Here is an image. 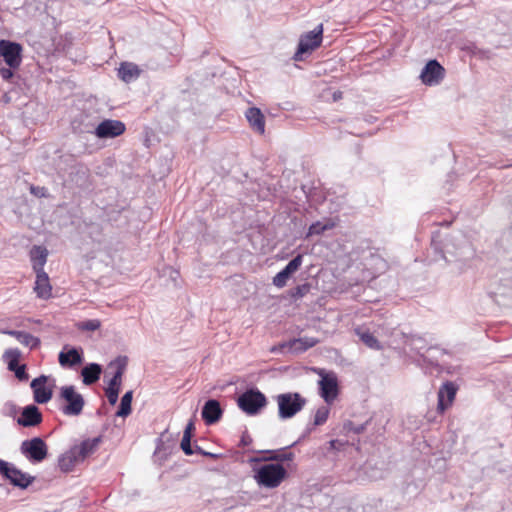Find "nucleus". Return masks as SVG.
<instances>
[{
	"mask_svg": "<svg viewBox=\"0 0 512 512\" xmlns=\"http://www.w3.org/2000/svg\"><path fill=\"white\" fill-rule=\"evenodd\" d=\"M13 371L15 372L16 377L18 379H20V380H25L28 377L26 372H25V366L24 365H22V366L18 365L17 367H15V369Z\"/></svg>",
	"mask_w": 512,
	"mask_h": 512,
	"instance_id": "obj_40",
	"label": "nucleus"
},
{
	"mask_svg": "<svg viewBox=\"0 0 512 512\" xmlns=\"http://www.w3.org/2000/svg\"><path fill=\"white\" fill-rule=\"evenodd\" d=\"M21 453L30 461L42 462L48 454V447L40 437H34L21 443Z\"/></svg>",
	"mask_w": 512,
	"mask_h": 512,
	"instance_id": "obj_6",
	"label": "nucleus"
},
{
	"mask_svg": "<svg viewBox=\"0 0 512 512\" xmlns=\"http://www.w3.org/2000/svg\"><path fill=\"white\" fill-rule=\"evenodd\" d=\"M5 333L15 337L18 342L31 348H34L39 344L38 338L24 331L9 330L6 331Z\"/></svg>",
	"mask_w": 512,
	"mask_h": 512,
	"instance_id": "obj_25",
	"label": "nucleus"
},
{
	"mask_svg": "<svg viewBox=\"0 0 512 512\" xmlns=\"http://www.w3.org/2000/svg\"><path fill=\"white\" fill-rule=\"evenodd\" d=\"M356 334L359 336L361 341L370 349L380 350L381 345L377 338L371 334L368 330L357 329Z\"/></svg>",
	"mask_w": 512,
	"mask_h": 512,
	"instance_id": "obj_27",
	"label": "nucleus"
},
{
	"mask_svg": "<svg viewBox=\"0 0 512 512\" xmlns=\"http://www.w3.org/2000/svg\"><path fill=\"white\" fill-rule=\"evenodd\" d=\"M34 290L41 299H48L52 295V286L49 276L45 271L36 272V281Z\"/></svg>",
	"mask_w": 512,
	"mask_h": 512,
	"instance_id": "obj_18",
	"label": "nucleus"
},
{
	"mask_svg": "<svg viewBox=\"0 0 512 512\" xmlns=\"http://www.w3.org/2000/svg\"><path fill=\"white\" fill-rule=\"evenodd\" d=\"M0 473L14 486L28 487L34 480L32 476L17 469L14 465L0 459Z\"/></svg>",
	"mask_w": 512,
	"mask_h": 512,
	"instance_id": "obj_8",
	"label": "nucleus"
},
{
	"mask_svg": "<svg viewBox=\"0 0 512 512\" xmlns=\"http://www.w3.org/2000/svg\"><path fill=\"white\" fill-rule=\"evenodd\" d=\"M275 400L278 405V417L282 420L294 417L307 403L306 398L297 392L281 393Z\"/></svg>",
	"mask_w": 512,
	"mask_h": 512,
	"instance_id": "obj_2",
	"label": "nucleus"
},
{
	"mask_svg": "<svg viewBox=\"0 0 512 512\" xmlns=\"http://www.w3.org/2000/svg\"><path fill=\"white\" fill-rule=\"evenodd\" d=\"M127 366L126 357H118L108 365V370H113V376L109 381L108 388L120 390L122 376Z\"/></svg>",
	"mask_w": 512,
	"mask_h": 512,
	"instance_id": "obj_13",
	"label": "nucleus"
},
{
	"mask_svg": "<svg viewBox=\"0 0 512 512\" xmlns=\"http://www.w3.org/2000/svg\"><path fill=\"white\" fill-rule=\"evenodd\" d=\"M329 413H330V409L328 406L319 407L315 412L314 425L315 426L323 425L327 421Z\"/></svg>",
	"mask_w": 512,
	"mask_h": 512,
	"instance_id": "obj_32",
	"label": "nucleus"
},
{
	"mask_svg": "<svg viewBox=\"0 0 512 512\" xmlns=\"http://www.w3.org/2000/svg\"><path fill=\"white\" fill-rule=\"evenodd\" d=\"M47 379V376L41 375L31 382L34 400L39 404L47 403L52 398V390L45 386Z\"/></svg>",
	"mask_w": 512,
	"mask_h": 512,
	"instance_id": "obj_12",
	"label": "nucleus"
},
{
	"mask_svg": "<svg viewBox=\"0 0 512 512\" xmlns=\"http://www.w3.org/2000/svg\"><path fill=\"white\" fill-rule=\"evenodd\" d=\"M302 264V255H297L295 258H293L284 268V270L287 272L288 275H292L294 272H296Z\"/></svg>",
	"mask_w": 512,
	"mask_h": 512,
	"instance_id": "obj_33",
	"label": "nucleus"
},
{
	"mask_svg": "<svg viewBox=\"0 0 512 512\" xmlns=\"http://www.w3.org/2000/svg\"><path fill=\"white\" fill-rule=\"evenodd\" d=\"M48 251L45 247L34 246L31 250V260L33 262V269L35 272L44 271L43 267L46 264Z\"/></svg>",
	"mask_w": 512,
	"mask_h": 512,
	"instance_id": "obj_22",
	"label": "nucleus"
},
{
	"mask_svg": "<svg viewBox=\"0 0 512 512\" xmlns=\"http://www.w3.org/2000/svg\"><path fill=\"white\" fill-rule=\"evenodd\" d=\"M62 401L61 411L66 416H79L85 406V400L73 385L62 386L59 390Z\"/></svg>",
	"mask_w": 512,
	"mask_h": 512,
	"instance_id": "obj_3",
	"label": "nucleus"
},
{
	"mask_svg": "<svg viewBox=\"0 0 512 512\" xmlns=\"http://www.w3.org/2000/svg\"><path fill=\"white\" fill-rule=\"evenodd\" d=\"M15 68H11L8 66V68H5V67H2L0 68V76L2 77V79L4 80H9L13 77L14 73H13V70Z\"/></svg>",
	"mask_w": 512,
	"mask_h": 512,
	"instance_id": "obj_39",
	"label": "nucleus"
},
{
	"mask_svg": "<svg viewBox=\"0 0 512 512\" xmlns=\"http://www.w3.org/2000/svg\"><path fill=\"white\" fill-rule=\"evenodd\" d=\"M0 56L11 68H18L22 62V47L16 42L0 40Z\"/></svg>",
	"mask_w": 512,
	"mask_h": 512,
	"instance_id": "obj_9",
	"label": "nucleus"
},
{
	"mask_svg": "<svg viewBox=\"0 0 512 512\" xmlns=\"http://www.w3.org/2000/svg\"><path fill=\"white\" fill-rule=\"evenodd\" d=\"M287 477V470L282 464L269 463L254 469V479L259 487L274 489Z\"/></svg>",
	"mask_w": 512,
	"mask_h": 512,
	"instance_id": "obj_1",
	"label": "nucleus"
},
{
	"mask_svg": "<svg viewBox=\"0 0 512 512\" xmlns=\"http://www.w3.org/2000/svg\"><path fill=\"white\" fill-rule=\"evenodd\" d=\"M180 447L186 455H192L194 453L191 447V438L189 437H182Z\"/></svg>",
	"mask_w": 512,
	"mask_h": 512,
	"instance_id": "obj_35",
	"label": "nucleus"
},
{
	"mask_svg": "<svg viewBox=\"0 0 512 512\" xmlns=\"http://www.w3.org/2000/svg\"><path fill=\"white\" fill-rule=\"evenodd\" d=\"M246 118L254 131L260 134H263L265 132V119L264 115L262 114L259 108H249L246 111Z\"/></svg>",
	"mask_w": 512,
	"mask_h": 512,
	"instance_id": "obj_19",
	"label": "nucleus"
},
{
	"mask_svg": "<svg viewBox=\"0 0 512 512\" xmlns=\"http://www.w3.org/2000/svg\"><path fill=\"white\" fill-rule=\"evenodd\" d=\"M79 462H81V460L78 459V456L76 455V453H74L73 449L71 448L68 452H66L59 458L58 464L61 471L69 472Z\"/></svg>",
	"mask_w": 512,
	"mask_h": 512,
	"instance_id": "obj_24",
	"label": "nucleus"
},
{
	"mask_svg": "<svg viewBox=\"0 0 512 512\" xmlns=\"http://www.w3.org/2000/svg\"><path fill=\"white\" fill-rule=\"evenodd\" d=\"M294 457L293 453L288 454H277L275 452H272V455H270L267 460H277V461H290Z\"/></svg>",
	"mask_w": 512,
	"mask_h": 512,
	"instance_id": "obj_37",
	"label": "nucleus"
},
{
	"mask_svg": "<svg viewBox=\"0 0 512 512\" xmlns=\"http://www.w3.org/2000/svg\"><path fill=\"white\" fill-rule=\"evenodd\" d=\"M223 411L221 409L220 403L215 399L208 400L202 409L201 415L206 424H214L220 420L222 417Z\"/></svg>",
	"mask_w": 512,
	"mask_h": 512,
	"instance_id": "obj_17",
	"label": "nucleus"
},
{
	"mask_svg": "<svg viewBox=\"0 0 512 512\" xmlns=\"http://www.w3.org/2000/svg\"><path fill=\"white\" fill-rule=\"evenodd\" d=\"M195 427H194V423L192 421H190L186 427H185V430H184V433H183V436L185 437H189V438H192V435H193V431H194Z\"/></svg>",
	"mask_w": 512,
	"mask_h": 512,
	"instance_id": "obj_42",
	"label": "nucleus"
},
{
	"mask_svg": "<svg viewBox=\"0 0 512 512\" xmlns=\"http://www.w3.org/2000/svg\"><path fill=\"white\" fill-rule=\"evenodd\" d=\"M100 442V438L86 439L80 445H76L72 447L74 453L78 456V459L82 461L85 460L86 457L91 455L96 448L98 447Z\"/></svg>",
	"mask_w": 512,
	"mask_h": 512,
	"instance_id": "obj_20",
	"label": "nucleus"
},
{
	"mask_svg": "<svg viewBox=\"0 0 512 512\" xmlns=\"http://www.w3.org/2000/svg\"><path fill=\"white\" fill-rule=\"evenodd\" d=\"M445 76V69L437 60H430L422 69L420 79L427 86H436Z\"/></svg>",
	"mask_w": 512,
	"mask_h": 512,
	"instance_id": "obj_10",
	"label": "nucleus"
},
{
	"mask_svg": "<svg viewBox=\"0 0 512 512\" xmlns=\"http://www.w3.org/2000/svg\"><path fill=\"white\" fill-rule=\"evenodd\" d=\"M335 226V223L332 221H328L326 223L316 222L313 223L308 230L307 236L311 235H319L326 230L332 229Z\"/></svg>",
	"mask_w": 512,
	"mask_h": 512,
	"instance_id": "obj_29",
	"label": "nucleus"
},
{
	"mask_svg": "<svg viewBox=\"0 0 512 512\" xmlns=\"http://www.w3.org/2000/svg\"><path fill=\"white\" fill-rule=\"evenodd\" d=\"M237 405L247 415L254 416L266 407L267 398L260 390L251 388L238 397Z\"/></svg>",
	"mask_w": 512,
	"mask_h": 512,
	"instance_id": "obj_4",
	"label": "nucleus"
},
{
	"mask_svg": "<svg viewBox=\"0 0 512 512\" xmlns=\"http://www.w3.org/2000/svg\"><path fill=\"white\" fill-rule=\"evenodd\" d=\"M457 388L452 382L445 383L438 391V411L443 413L454 401Z\"/></svg>",
	"mask_w": 512,
	"mask_h": 512,
	"instance_id": "obj_15",
	"label": "nucleus"
},
{
	"mask_svg": "<svg viewBox=\"0 0 512 512\" xmlns=\"http://www.w3.org/2000/svg\"><path fill=\"white\" fill-rule=\"evenodd\" d=\"M125 132V124L119 120H104L95 129L98 138H114Z\"/></svg>",
	"mask_w": 512,
	"mask_h": 512,
	"instance_id": "obj_11",
	"label": "nucleus"
},
{
	"mask_svg": "<svg viewBox=\"0 0 512 512\" xmlns=\"http://www.w3.org/2000/svg\"><path fill=\"white\" fill-rule=\"evenodd\" d=\"M42 415L35 405H28L23 408L21 416L17 419V423L23 427H32L40 424Z\"/></svg>",
	"mask_w": 512,
	"mask_h": 512,
	"instance_id": "obj_16",
	"label": "nucleus"
},
{
	"mask_svg": "<svg viewBox=\"0 0 512 512\" xmlns=\"http://www.w3.org/2000/svg\"><path fill=\"white\" fill-rule=\"evenodd\" d=\"M317 340L311 337L294 339L289 342V347L295 352H303L317 344Z\"/></svg>",
	"mask_w": 512,
	"mask_h": 512,
	"instance_id": "obj_26",
	"label": "nucleus"
},
{
	"mask_svg": "<svg viewBox=\"0 0 512 512\" xmlns=\"http://www.w3.org/2000/svg\"><path fill=\"white\" fill-rule=\"evenodd\" d=\"M101 372L102 368L99 364L91 363L86 365L81 371L83 383L85 385H91L97 382L100 378Z\"/></svg>",
	"mask_w": 512,
	"mask_h": 512,
	"instance_id": "obj_23",
	"label": "nucleus"
},
{
	"mask_svg": "<svg viewBox=\"0 0 512 512\" xmlns=\"http://www.w3.org/2000/svg\"><path fill=\"white\" fill-rule=\"evenodd\" d=\"M362 431H363V427L362 426L355 429L356 433H360Z\"/></svg>",
	"mask_w": 512,
	"mask_h": 512,
	"instance_id": "obj_44",
	"label": "nucleus"
},
{
	"mask_svg": "<svg viewBox=\"0 0 512 512\" xmlns=\"http://www.w3.org/2000/svg\"><path fill=\"white\" fill-rule=\"evenodd\" d=\"M321 377L318 381L319 394L327 404H331L338 396V379L335 373L326 372L323 369L318 370Z\"/></svg>",
	"mask_w": 512,
	"mask_h": 512,
	"instance_id": "obj_5",
	"label": "nucleus"
},
{
	"mask_svg": "<svg viewBox=\"0 0 512 512\" xmlns=\"http://www.w3.org/2000/svg\"><path fill=\"white\" fill-rule=\"evenodd\" d=\"M140 72L139 67L130 62L122 63L118 69L119 77L126 83L136 80L140 76Z\"/></svg>",
	"mask_w": 512,
	"mask_h": 512,
	"instance_id": "obj_21",
	"label": "nucleus"
},
{
	"mask_svg": "<svg viewBox=\"0 0 512 512\" xmlns=\"http://www.w3.org/2000/svg\"><path fill=\"white\" fill-rule=\"evenodd\" d=\"M105 393H106L109 403L111 405H115L118 401L119 390L107 387L105 389Z\"/></svg>",
	"mask_w": 512,
	"mask_h": 512,
	"instance_id": "obj_36",
	"label": "nucleus"
},
{
	"mask_svg": "<svg viewBox=\"0 0 512 512\" xmlns=\"http://www.w3.org/2000/svg\"><path fill=\"white\" fill-rule=\"evenodd\" d=\"M20 353L17 349H9L5 351L4 358L8 363L9 370H14L19 364Z\"/></svg>",
	"mask_w": 512,
	"mask_h": 512,
	"instance_id": "obj_31",
	"label": "nucleus"
},
{
	"mask_svg": "<svg viewBox=\"0 0 512 512\" xmlns=\"http://www.w3.org/2000/svg\"><path fill=\"white\" fill-rule=\"evenodd\" d=\"M345 443L341 442L340 440H331L329 442V448L331 450H341L344 447Z\"/></svg>",
	"mask_w": 512,
	"mask_h": 512,
	"instance_id": "obj_41",
	"label": "nucleus"
},
{
	"mask_svg": "<svg viewBox=\"0 0 512 512\" xmlns=\"http://www.w3.org/2000/svg\"><path fill=\"white\" fill-rule=\"evenodd\" d=\"M323 26L318 25L314 30L305 33L300 37L298 49L294 55V59L299 61L302 55L315 50L322 42Z\"/></svg>",
	"mask_w": 512,
	"mask_h": 512,
	"instance_id": "obj_7",
	"label": "nucleus"
},
{
	"mask_svg": "<svg viewBox=\"0 0 512 512\" xmlns=\"http://www.w3.org/2000/svg\"><path fill=\"white\" fill-rule=\"evenodd\" d=\"M101 327V321L98 319H89L76 323V328L81 331H96Z\"/></svg>",
	"mask_w": 512,
	"mask_h": 512,
	"instance_id": "obj_30",
	"label": "nucleus"
},
{
	"mask_svg": "<svg viewBox=\"0 0 512 512\" xmlns=\"http://www.w3.org/2000/svg\"><path fill=\"white\" fill-rule=\"evenodd\" d=\"M59 364L64 368H71L81 364L83 361L82 354L74 347L65 345L58 356Z\"/></svg>",
	"mask_w": 512,
	"mask_h": 512,
	"instance_id": "obj_14",
	"label": "nucleus"
},
{
	"mask_svg": "<svg viewBox=\"0 0 512 512\" xmlns=\"http://www.w3.org/2000/svg\"><path fill=\"white\" fill-rule=\"evenodd\" d=\"M195 452H197V453H199V454H202V455H204V456L212 457V458L217 457V455H216V454H213V453H210V452H206V451L202 450V449H201L200 447H198V446L196 447Z\"/></svg>",
	"mask_w": 512,
	"mask_h": 512,
	"instance_id": "obj_43",
	"label": "nucleus"
},
{
	"mask_svg": "<svg viewBox=\"0 0 512 512\" xmlns=\"http://www.w3.org/2000/svg\"><path fill=\"white\" fill-rule=\"evenodd\" d=\"M290 275L287 274V272L283 269L280 272L276 274V276L273 278V284L276 287H283L286 285V282Z\"/></svg>",
	"mask_w": 512,
	"mask_h": 512,
	"instance_id": "obj_34",
	"label": "nucleus"
},
{
	"mask_svg": "<svg viewBox=\"0 0 512 512\" xmlns=\"http://www.w3.org/2000/svg\"><path fill=\"white\" fill-rule=\"evenodd\" d=\"M133 398V392L127 391L121 398L120 407L116 415L119 417H127L131 413V402Z\"/></svg>",
	"mask_w": 512,
	"mask_h": 512,
	"instance_id": "obj_28",
	"label": "nucleus"
},
{
	"mask_svg": "<svg viewBox=\"0 0 512 512\" xmlns=\"http://www.w3.org/2000/svg\"><path fill=\"white\" fill-rule=\"evenodd\" d=\"M30 192L37 197H46L47 196V189L45 187L32 185L30 187Z\"/></svg>",
	"mask_w": 512,
	"mask_h": 512,
	"instance_id": "obj_38",
	"label": "nucleus"
}]
</instances>
